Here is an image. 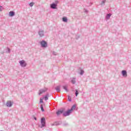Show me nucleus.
<instances>
[{
	"label": "nucleus",
	"instance_id": "f257e3e1",
	"mask_svg": "<svg viewBox=\"0 0 131 131\" xmlns=\"http://www.w3.org/2000/svg\"><path fill=\"white\" fill-rule=\"evenodd\" d=\"M41 125H39V127L40 128H42V127H46V118L45 117H42L40 119Z\"/></svg>",
	"mask_w": 131,
	"mask_h": 131
},
{
	"label": "nucleus",
	"instance_id": "f03ea898",
	"mask_svg": "<svg viewBox=\"0 0 131 131\" xmlns=\"http://www.w3.org/2000/svg\"><path fill=\"white\" fill-rule=\"evenodd\" d=\"M19 63L21 66V67H26L27 66V63H26V61L24 60H22L19 61Z\"/></svg>",
	"mask_w": 131,
	"mask_h": 131
},
{
	"label": "nucleus",
	"instance_id": "7ed1b4c3",
	"mask_svg": "<svg viewBox=\"0 0 131 131\" xmlns=\"http://www.w3.org/2000/svg\"><path fill=\"white\" fill-rule=\"evenodd\" d=\"M40 45L42 48H47V47H48V43L44 40H42L40 42Z\"/></svg>",
	"mask_w": 131,
	"mask_h": 131
},
{
	"label": "nucleus",
	"instance_id": "20e7f679",
	"mask_svg": "<svg viewBox=\"0 0 131 131\" xmlns=\"http://www.w3.org/2000/svg\"><path fill=\"white\" fill-rule=\"evenodd\" d=\"M72 113V111L70 110H68L67 112L63 113V116H69L70 114Z\"/></svg>",
	"mask_w": 131,
	"mask_h": 131
},
{
	"label": "nucleus",
	"instance_id": "39448f33",
	"mask_svg": "<svg viewBox=\"0 0 131 131\" xmlns=\"http://www.w3.org/2000/svg\"><path fill=\"white\" fill-rule=\"evenodd\" d=\"M38 34L40 37H42V36H44L45 35V31H43L42 30H39Z\"/></svg>",
	"mask_w": 131,
	"mask_h": 131
},
{
	"label": "nucleus",
	"instance_id": "423d86ee",
	"mask_svg": "<svg viewBox=\"0 0 131 131\" xmlns=\"http://www.w3.org/2000/svg\"><path fill=\"white\" fill-rule=\"evenodd\" d=\"M57 6L58 5H57V4L52 3L50 5V8L51 9H53V10H56V9H57Z\"/></svg>",
	"mask_w": 131,
	"mask_h": 131
},
{
	"label": "nucleus",
	"instance_id": "0eeeda50",
	"mask_svg": "<svg viewBox=\"0 0 131 131\" xmlns=\"http://www.w3.org/2000/svg\"><path fill=\"white\" fill-rule=\"evenodd\" d=\"M63 112H64L63 110H58V111L56 112V113L57 116H60L61 114H63Z\"/></svg>",
	"mask_w": 131,
	"mask_h": 131
},
{
	"label": "nucleus",
	"instance_id": "6e6552de",
	"mask_svg": "<svg viewBox=\"0 0 131 131\" xmlns=\"http://www.w3.org/2000/svg\"><path fill=\"white\" fill-rule=\"evenodd\" d=\"M13 105V103H12V102L8 101L6 103V106L7 107H12Z\"/></svg>",
	"mask_w": 131,
	"mask_h": 131
},
{
	"label": "nucleus",
	"instance_id": "1a4fd4ad",
	"mask_svg": "<svg viewBox=\"0 0 131 131\" xmlns=\"http://www.w3.org/2000/svg\"><path fill=\"white\" fill-rule=\"evenodd\" d=\"M122 75L123 76L126 77V76H127V72L125 70L122 71Z\"/></svg>",
	"mask_w": 131,
	"mask_h": 131
},
{
	"label": "nucleus",
	"instance_id": "9d476101",
	"mask_svg": "<svg viewBox=\"0 0 131 131\" xmlns=\"http://www.w3.org/2000/svg\"><path fill=\"white\" fill-rule=\"evenodd\" d=\"M9 16L10 17H14V16H15V12L11 11L9 13Z\"/></svg>",
	"mask_w": 131,
	"mask_h": 131
},
{
	"label": "nucleus",
	"instance_id": "9b49d317",
	"mask_svg": "<svg viewBox=\"0 0 131 131\" xmlns=\"http://www.w3.org/2000/svg\"><path fill=\"white\" fill-rule=\"evenodd\" d=\"M47 92V89H41L39 90V95H41L43 93Z\"/></svg>",
	"mask_w": 131,
	"mask_h": 131
},
{
	"label": "nucleus",
	"instance_id": "f8f14e48",
	"mask_svg": "<svg viewBox=\"0 0 131 131\" xmlns=\"http://www.w3.org/2000/svg\"><path fill=\"white\" fill-rule=\"evenodd\" d=\"M75 109H76V104H74L70 110L72 112L73 110H75Z\"/></svg>",
	"mask_w": 131,
	"mask_h": 131
},
{
	"label": "nucleus",
	"instance_id": "ddd939ff",
	"mask_svg": "<svg viewBox=\"0 0 131 131\" xmlns=\"http://www.w3.org/2000/svg\"><path fill=\"white\" fill-rule=\"evenodd\" d=\"M112 14H107L106 15V16H105V18L107 19V20H109V19H110V17H111Z\"/></svg>",
	"mask_w": 131,
	"mask_h": 131
},
{
	"label": "nucleus",
	"instance_id": "4468645a",
	"mask_svg": "<svg viewBox=\"0 0 131 131\" xmlns=\"http://www.w3.org/2000/svg\"><path fill=\"white\" fill-rule=\"evenodd\" d=\"M56 91L57 92V93H60L61 92V90L60 89V86H57L55 88Z\"/></svg>",
	"mask_w": 131,
	"mask_h": 131
},
{
	"label": "nucleus",
	"instance_id": "2eb2a0df",
	"mask_svg": "<svg viewBox=\"0 0 131 131\" xmlns=\"http://www.w3.org/2000/svg\"><path fill=\"white\" fill-rule=\"evenodd\" d=\"M62 21L63 22H68V19H67V17H62Z\"/></svg>",
	"mask_w": 131,
	"mask_h": 131
},
{
	"label": "nucleus",
	"instance_id": "dca6fc26",
	"mask_svg": "<svg viewBox=\"0 0 131 131\" xmlns=\"http://www.w3.org/2000/svg\"><path fill=\"white\" fill-rule=\"evenodd\" d=\"M7 51H6L7 54H10L11 53V49L9 47H7Z\"/></svg>",
	"mask_w": 131,
	"mask_h": 131
},
{
	"label": "nucleus",
	"instance_id": "f3484780",
	"mask_svg": "<svg viewBox=\"0 0 131 131\" xmlns=\"http://www.w3.org/2000/svg\"><path fill=\"white\" fill-rule=\"evenodd\" d=\"M71 82L73 84H75V83L76 82V81L75 80V78H73L71 80Z\"/></svg>",
	"mask_w": 131,
	"mask_h": 131
},
{
	"label": "nucleus",
	"instance_id": "a211bd4d",
	"mask_svg": "<svg viewBox=\"0 0 131 131\" xmlns=\"http://www.w3.org/2000/svg\"><path fill=\"white\" fill-rule=\"evenodd\" d=\"M49 97V94H47L45 96L44 99H45V101H47V100H49V97Z\"/></svg>",
	"mask_w": 131,
	"mask_h": 131
},
{
	"label": "nucleus",
	"instance_id": "6ab92c4d",
	"mask_svg": "<svg viewBox=\"0 0 131 131\" xmlns=\"http://www.w3.org/2000/svg\"><path fill=\"white\" fill-rule=\"evenodd\" d=\"M105 3H106V0H103L100 4L101 6H105Z\"/></svg>",
	"mask_w": 131,
	"mask_h": 131
},
{
	"label": "nucleus",
	"instance_id": "aec40b11",
	"mask_svg": "<svg viewBox=\"0 0 131 131\" xmlns=\"http://www.w3.org/2000/svg\"><path fill=\"white\" fill-rule=\"evenodd\" d=\"M62 88H63V90H64V91L68 92V89H67V86L63 85V86H62Z\"/></svg>",
	"mask_w": 131,
	"mask_h": 131
},
{
	"label": "nucleus",
	"instance_id": "412c9836",
	"mask_svg": "<svg viewBox=\"0 0 131 131\" xmlns=\"http://www.w3.org/2000/svg\"><path fill=\"white\" fill-rule=\"evenodd\" d=\"M52 125H60V123L58 122H55Z\"/></svg>",
	"mask_w": 131,
	"mask_h": 131
},
{
	"label": "nucleus",
	"instance_id": "4be33fe9",
	"mask_svg": "<svg viewBox=\"0 0 131 131\" xmlns=\"http://www.w3.org/2000/svg\"><path fill=\"white\" fill-rule=\"evenodd\" d=\"M40 108L42 112H45V110L43 109V106L42 105V104L40 105Z\"/></svg>",
	"mask_w": 131,
	"mask_h": 131
},
{
	"label": "nucleus",
	"instance_id": "5701e85b",
	"mask_svg": "<svg viewBox=\"0 0 131 131\" xmlns=\"http://www.w3.org/2000/svg\"><path fill=\"white\" fill-rule=\"evenodd\" d=\"M78 94H79L78 91H77V90H75V96H76V97H77V96H78Z\"/></svg>",
	"mask_w": 131,
	"mask_h": 131
},
{
	"label": "nucleus",
	"instance_id": "b1692460",
	"mask_svg": "<svg viewBox=\"0 0 131 131\" xmlns=\"http://www.w3.org/2000/svg\"><path fill=\"white\" fill-rule=\"evenodd\" d=\"M34 5V3L33 2H31L29 4L30 7H33Z\"/></svg>",
	"mask_w": 131,
	"mask_h": 131
},
{
	"label": "nucleus",
	"instance_id": "393cba45",
	"mask_svg": "<svg viewBox=\"0 0 131 131\" xmlns=\"http://www.w3.org/2000/svg\"><path fill=\"white\" fill-rule=\"evenodd\" d=\"M83 73H84V71L82 70H81L80 74V75H83Z\"/></svg>",
	"mask_w": 131,
	"mask_h": 131
},
{
	"label": "nucleus",
	"instance_id": "a878e982",
	"mask_svg": "<svg viewBox=\"0 0 131 131\" xmlns=\"http://www.w3.org/2000/svg\"><path fill=\"white\" fill-rule=\"evenodd\" d=\"M68 100L69 101V102H71L72 100H71V98L70 97V96H68Z\"/></svg>",
	"mask_w": 131,
	"mask_h": 131
},
{
	"label": "nucleus",
	"instance_id": "bb28decb",
	"mask_svg": "<svg viewBox=\"0 0 131 131\" xmlns=\"http://www.w3.org/2000/svg\"><path fill=\"white\" fill-rule=\"evenodd\" d=\"M63 126H68V125H69V124L68 123H64L63 124Z\"/></svg>",
	"mask_w": 131,
	"mask_h": 131
},
{
	"label": "nucleus",
	"instance_id": "cd10ccee",
	"mask_svg": "<svg viewBox=\"0 0 131 131\" xmlns=\"http://www.w3.org/2000/svg\"><path fill=\"white\" fill-rule=\"evenodd\" d=\"M79 37H80V36H79V35H76V39H78V38H79Z\"/></svg>",
	"mask_w": 131,
	"mask_h": 131
},
{
	"label": "nucleus",
	"instance_id": "c85d7f7f",
	"mask_svg": "<svg viewBox=\"0 0 131 131\" xmlns=\"http://www.w3.org/2000/svg\"><path fill=\"white\" fill-rule=\"evenodd\" d=\"M3 11V6H0V12H2Z\"/></svg>",
	"mask_w": 131,
	"mask_h": 131
},
{
	"label": "nucleus",
	"instance_id": "c756f323",
	"mask_svg": "<svg viewBox=\"0 0 131 131\" xmlns=\"http://www.w3.org/2000/svg\"><path fill=\"white\" fill-rule=\"evenodd\" d=\"M84 12L85 13H88V10H86V9H84Z\"/></svg>",
	"mask_w": 131,
	"mask_h": 131
},
{
	"label": "nucleus",
	"instance_id": "7c9ffc66",
	"mask_svg": "<svg viewBox=\"0 0 131 131\" xmlns=\"http://www.w3.org/2000/svg\"><path fill=\"white\" fill-rule=\"evenodd\" d=\"M40 103H43V101H42V99H40Z\"/></svg>",
	"mask_w": 131,
	"mask_h": 131
},
{
	"label": "nucleus",
	"instance_id": "2f4dec72",
	"mask_svg": "<svg viewBox=\"0 0 131 131\" xmlns=\"http://www.w3.org/2000/svg\"><path fill=\"white\" fill-rule=\"evenodd\" d=\"M58 3H59V1H55V4H56V5H57Z\"/></svg>",
	"mask_w": 131,
	"mask_h": 131
},
{
	"label": "nucleus",
	"instance_id": "473e14b6",
	"mask_svg": "<svg viewBox=\"0 0 131 131\" xmlns=\"http://www.w3.org/2000/svg\"><path fill=\"white\" fill-rule=\"evenodd\" d=\"M53 54L54 55V56H56V55H57V54H56V52H53Z\"/></svg>",
	"mask_w": 131,
	"mask_h": 131
},
{
	"label": "nucleus",
	"instance_id": "72a5a7b5",
	"mask_svg": "<svg viewBox=\"0 0 131 131\" xmlns=\"http://www.w3.org/2000/svg\"><path fill=\"white\" fill-rule=\"evenodd\" d=\"M34 119H35V120H37L36 117H34Z\"/></svg>",
	"mask_w": 131,
	"mask_h": 131
},
{
	"label": "nucleus",
	"instance_id": "f704fd0d",
	"mask_svg": "<svg viewBox=\"0 0 131 131\" xmlns=\"http://www.w3.org/2000/svg\"><path fill=\"white\" fill-rule=\"evenodd\" d=\"M92 5H93V4H92V3H90V6H92Z\"/></svg>",
	"mask_w": 131,
	"mask_h": 131
}]
</instances>
